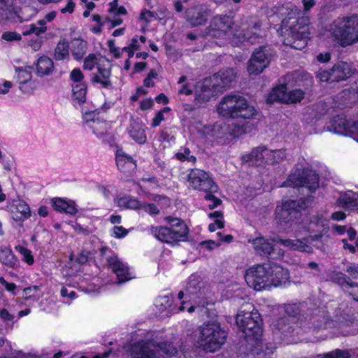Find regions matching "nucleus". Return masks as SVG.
I'll return each mask as SVG.
<instances>
[{"label": "nucleus", "mask_w": 358, "mask_h": 358, "mask_svg": "<svg viewBox=\"0 0 358 358\" xmlns=\"http://www.w3.org/2000/svg\"><path fill=\"white\" fill-rule=\"evenodd\" d=\"M310 203L309 199L303 198L298 201L287 200L278 205L275 210V219L281 225H288L290 231H294L297 236L303 234V231L314 235L304 236L302 239H282L278 238L276 241L285 247L295 251L311 252L313 242L322 236V233L328 229V217L327 213L320 212L312 215L302 222H299V212L306 208ZM287 231H289L288 229Z\"/></svg>", "instance_id": "nucleus-1"}, {"label": "nucleus", "mask_w": 358, "mask_h": 358, "mask_svg": "<svg viewBox=\"0 0 358 358\" xmlns=\"http://www.w3.org/2000/svg\"><path fill=\"white\" fill-rule=\"evenodd\" d=\"M233 19L228 15H217L210 21L203 36L220 40L215 43L219 45L230 41L233 45L238 46L244 42L252 44L260 35L259 23L254 17H250L241 23L238 29L233 27Z\"/></svg>", "instance_id": "nucleus-2"}, {"label": "nucleus", "mask_w": 358, "mask_h": 358, "mask_svg": "<svg viewBox=\"0 0 358 358\" xmlns=\"http://www.w3.org/2000/svg\"><path fill=\"white\" fill-rule=\"evenodd\" d=\"M186 345H182L180 351L171 343L157 345L152 341H140L134 343L131 349V358H164L161 353L168 357L181 358H193L190 352L185 349Z\"/></svg>", "instance_id": "nucleus-3"}, {"label": "nucleus", "mask_w": 358, "mask_h": 358, "mask_svg": "<svg viewBox=\"0 0 358 358\" xmlns=\"http://www.w3.org/2000/svg\"><path fill=\"white\" fill-rule=\"evenodd\" d=\"M178 298L180 300L185 299L180 303L179 307L180 311H184L186 309V305L188 306L187 311L190 313L207 306L208 302L201 276L197 274L191 275L185 291H180L178 294Z\"/></svg>", "instance_id": "nucleus-4"}, {"label": "nucleus", "mask_w": 358, "mask_h": 358, "mask_svg": "<svg viewBox=\"0 0 358 358\" xmlns=\"http://www.w3.org/2000/svg\"><path fill=\"white\" fill-rule=\"evenodd\" d=\"M217 113L227 118L250 119L256 114L255 108L239 95H228L217 106Z\"/></svg>", "instance_id": "nucleus-5"}, {"label": "nucleus", "mask_w": 358, "mask_h": 358, "mask_svg": "<svg viewBox=\"0 0 358 358\" xmlns=\"http://www.w3.org/2000/svg\"><path fill=\"white\" fill-rule=\"evenodd\" d=\"M329 31L342 46L358 42V15L338 17L331 24Z\"/></svg>", "instance_id": "nucleus-6"}, {"label": "nucleus", "mask_w": 358, "mask_h": 358, "mask_svg": "<svg viewBox=\"0 0 358 358\" xmlns=\"http://www.w3.org/2000/svg\"><path fill=\"white\" fill-rule=\"evenodd\" d=\"M195 348L214 352L224 343L226 333L217 323H206L199 327L196 334Z\"/></svg>", "instance_id": "nucleus-7"}, {"label": "nucleus", "mask_w": 358, "mask_h": 358, "mask_svg": "<svg viewBox=\"0 0 358 358\" xmlns=\"http://www.w3.org/2000/svg\"><path fill=\"white\" fill-rule=\"evenodd\" d=\"M236 322L246 337L259 340L262 332L260 315L252 304L241 306L236 315Z\"/></svg>", "instance_id": "nucleus-8"}, {"label": "nucleus", "mask_w": 358, "mask_h": 358, "mask_svg": "<svg viewBox=\"0 0 358 358\" xmlns=\"http://www.w3.org/2000/svg\"><path fill=\"white\" fill-rule=\"evenodd\" d=\"M235 78L233 69H229L220 71L209 78L205 79L202 85V93L197 95L198 102L207 101L215 93L220 92L221 89L228 87Z\"/></svg>", "instance_id": "nucleus-9"}, {"label": "nucleus", "mask_w": 358, "mask_h": 358, "mask_svg": "<svg viewBox=\"0 0 358 358\" xmlns=\"http://www.w3.org/2000/svg\"><path fill=\"white\" fill-rule=\"evenodd\" d=\"M197 130L205 136H210L214 138H222L225 136L231 137H239L242 134L248 132V127L246 125L239 124H226L224 123L217 122L213 127L199 125L196 127Z\"/></svg>", "instance_id": "nucleus-10"}, {"label": "nucleus", "mask_w": 358, "mask_h": 358, "mask_svg": "<svg viewBox=\"0 0 358 358\" xmlns=\"http://www.w3.org/2000/svg\"><path fill=\"white\" fill-rule=\"evenodd\" d=\"M273 49L268 45L256 48L248 61V71L250 75H258L267 68L273 57Z\"/></svg>", "instance_id": "nucleus-11"}, {"label": "nucleus", "mask_w": 358, "mask_h": 358, "mask_svg": "<svg viewBox=\"0 0 358 358\" xmlns=\"http://www.w3.org/2000/svg\"><path fill=\"white\" fill-rule=\"evenodd\" d=\"M267 268V263L250 267L245 274V279L248 285L257 291L269 289V278Z\"/></svg>", "instance_id": "nucleus-12"}, {"label": "nucleus", "mask_w": 358, "mask_h": 358, "mask_svg": "<svg viewBox=\"0 0 358 358\" xmlns=\"http://www.w3.org/2000/svg\"><path fill=\"white\" fill-rule=\"evenodd\" d=\"M294 25L291 23L289 29L285 28L284 44L290 45L295 49L301 50L305 48L308 43L309 36V27L306 24H299Z\"/></svg>", "instance_id": "nucleus-13"}, {"label": "nucleus", "mask_w": 358, "mask_h": 358, "mask_svg": "<svg viewBox=\"0 0 358 358\" xmlns=\"http://www.w3.org/2000/svg\"><path fill=\"white\" fill-rule=\"evenodd\" d=\"M284 185L293 187H306L309 190L313 191L319 186L318 176L312 170L296 169L289 176Z\"/></svg>", "instance_id": "nucleus-14"}, {"label": "nucleus", "mask_w": 358, "mask_h": 358, "mask_svg": "<svg viewBox=\"0 0 358 358\" xmlns=\"http://www.w3.org/2000/svg\"><path fill=\"white\" fill-rule=\"evenodd\" d=\"M188 181L194 189L206 192H216L218 189L210 175L199 169L191 170L188 175Z\"/></svg>", "instance_id": "nucleus-15"}, {"label": "nucleus", "mask_w": 358, "mask_h": 358, "mask_svg": "<svg viewBox=\"0 0 358 358\" xmlns=\"http://www.w3.org/2000/svg\"><path fill=\"white\" fill-rule=\"evenodd\" d=\"M304 96V93L301 90H294L289 92H287L285 85H280L273 88L267 97V101L273 103L279 101L284 103H295L300 102Z\"/></svg>", "instance_id": "nucleus-16"}, {"label": "nucleus", "mask_w": 358, "mask_h": 358, "mask_svg": "<svg viewBox=\"0 0 358 358\" xmlns=\"http://www.w3.org/2000/svg\"><path fill=\"white\" fill-rule=\"evenodd\" d=\"M32 0H0V22L9 20L16 22L21 20L19 5L29 4Z\"/></svg>", "instance_id": "nucleus-17"}, {"label": "nucleus", "mask_w": 358, "mask_h": 358, "mask_svg": "<svg viewBox=\"0 0 358 358\" xmlns=\"http://www.w3.org/2000/svg\"><path fill=\"white\" fill-rule=\"evenodd\" d=\"M268 272L269 289L271 287H284L289 284V271L274 263H267Z\"/></svg>", "instance_id": "nucleus-18"}, {"label": "nucleus", "mask_w": 358, "mask_h": 358, "mask_svg": "<svg viewBox=\"0 0 358 358\" xmlns=\"http://www.w3.org/2000/svg\"><path fill=\"white\" fill-rule=\"evenodd\" d=\"M106 260L109 267L116 274L118 283L127 282L135 277L134 272L127 264L119 259L116 255L108 256Z\"/></svg>", "instance_id": "nucleus-19"}, {"label": "nucleus", "mask_w": 358, "mask_h": 358, "mask_svg": "<svg viewBox=\"0 0 358 358\" xmlns=\"http://www.w3.org/2000/svg\"><path fill=\"white\" fill-rule=\"evenodd\" d=\"M5 209L10 217L16 222H24L29 218L31 214L29 206L21 199L8 201Z\"/></svg>", "instance_id": "nucleus-20"}, {"label": "nucleus", "mask_w": 358, "mask_h": 358, "mask_svg": "<svg viewBox=\"0 0 358 358\" xmlns=\"http://www.w3.org/2000/svg\"><path fill=\"white\" fill-rule=\"evenodd\" d=\"M16 78L20 90L26 94H31L37 87V83L32 79L31 71L29 69H18Z\"/></svg>", "instance_id": "nucleus-21"}, {"label": "nucleus", "mask_w": 358, "mask_h": 358, "mask_svg": "<svg viewBox=\"0 0 358 358\" xmlns=\"http://www.w3.org/2000/svg\"><path fill=\"white\" fill-rule=\"evenodd\" d=\"M145 129L146 127L141 120L131 117L127 128V133L136 143L143 145L147 141Z\"/></svg>", "instance_id": "nucleus-22"}, {"label": "nucleus", "mask_w": 358, "mask_h": 358, "mask_svg": "<svg viewBox=\"0 0 358 358\" xmlns=\"http://www.w3.org/2000/svg\"><path fill=\"white\" fill-rule=\"evenodd\" d=\"M267 148L265 146H259L252 150L249 154H245L242 156V162L249 165L263 166L267 164Z\"/></svg>", "instance_id": "nucleus-23"}, {"label": "nucleus", "mask_w": 358, "mask_h": 358, "mask_svg": "<svg viewBox=\"0 0 358 358\" xmlns=\"http://www.w3.org/2000/svg\"><path fill=\"white\" fill-rule=\"evenodd\" d=\"M164 220L171 229L175 241H182L187 238L188 228L182 220L171 216L166 217Z\"/></svg>", "instance_id": "nucleus-24"}, {"label": "nucleus", "mask_w": 358, "mask_h": 358, "mask_svg": "<svg viewBox=\"0 0 358 358\" xmlns=\"http://www.w3.org/2000/svg\"><path fill=\"white\" fill-rule=\"evenodd\" d=\"M185 18L192 27L201 26L206 22L208 13L201 6H194L186 10Z\"/></svg>", "instance_id": "nucleus-25"}, {"label": "nucleus", "mask_w": 358, "mask_h": 358, "mask_svg": "<svg viewBox=\"0 0 358 358\" xmlns=\"http://www.w3.org/2000/svg\"><path fill=\"white\" fill-rule=\"evenodd\" d=\"M51 204L54 210L59 213L74 215L78 213L76 202L73 200L55 197L51 199Z\"/></svg>", "instance_id": "nucleus-26"}, {"label": "nucleus", "mask_w": 358, "mask_h": 358, "mask_svg": "<svg viewBox=\"0 0 358 358\" xmlns=\"http://www.w3.org/2000/svg\"><path fill=\"white\" fill-rule=\"evenodd\" d=\"M338 203L348 210H358V192L348 190L341 193Z\"/></svg>", "instance_id": "nucleus-27"}, {"label": "nucleus", "mask_w": 358, "mask_h": 358, "mask_svg": "<svg viewBox=\"0 0 358 358\" xmlns=\"http://www.w3.org/2000/svg\"><path fill=\"white\" fill-rule=\"evenodd\" d=\"M115 157L117 166L121 171L127 173L136 169V165L134 159L122 149L117 150Z\"/></svg>", "instance_id": "nucleus-28"}, {"label": "nucleus", "mask_w": 358, "mask_h": 358, "mask_svg": "<svg viewBox=\"0 0 358 358\" xmlns=\"http://www.w3.org/2000/svg\"><path fill=\"white\" fill-rule=\"evenodd\" d=\"M331 72V80L334 82H338L349 78L352 73L350 64L340 62L334 66Z\"/></svg>", "instance_id": "nucleus-29"}, {"label": "nucleus", "mask_w": 358, "mask_h": 358, "mask_svg": "<svg viewBox=\"0 0 358 358\" xmlns=\"http://www.w3.org/2000/svg\"><path fill=\"white\" fill-rule=\"evenodd\" d=\"M111 71L110 66H102L101 64L98 66V73H94L91 76V80L94 83H99L103 87H109L111 86L110 82Z\"/></svg>", "instance_id": "nucleus-30"}, {"label": "nucleus", "mask_w": 358, "mask_h": 358, "mask_svg": "<svg viewBox=\"0 0 358 358\" xmlns=\"http://www.w3.org/2000/svg\"><path fill=\"white\" fill-rule=\"evenodd\" d=\"M252 243L256 252L261 256H268L273 252V243L264 237H258L252 240Z\"/></svg>", "instance_id": "nucleus-31"}, {"label": "nucleus", "mask_w": 358, "mask_h": 358, "mask_svg": "<svg viewBox=\"0 0 358 358\" xmlns=\"http://www.w3.org/2000/svg\"><path fill=\"white\" fill-rule=\"evenodd\" d=\"M173 303V298L171 296H159L155 300V306L159 310L160 313H162L164 311L167 310L166 315H169V314L176 313L178 310L173 307H172Z\"/></svg>", "instance_id": "nucleus-32"}, {"label": "nucleus", "mask_w": 358, "mask_h": 358, "mask_svg": "<svg viewBox=\"0 0 358 358\" xmlns=\"http://www.w3.org/2000/svg\"><path fill=\"white\" fill-rule=\"evenodd\" d=\"M52 60L45 56L41 57L36 63V72L39 76H49L53 72Z\"/></svg>", "instance_id": "nucleus-33"}, {"label": "nucleus", "mask_w": 358, "mask_h": 358, "mask_svg": "<svg viewBox=\"0 0 358 358\" xmlns=\"http://www.w3.org/2000/svg\"><path fill=\"white\" fill-rule=\"evenodd\" d=\"M151 233L160 241L167 243L175 242L169 227H153L151 228Z\"/></svg>", "instance_id": "nucleus-34"}, {"label": "nucleus", "mask_w": 358, "mask_h": 358, "mask_svg": "<svg viewBox=\"0 0 358 358\" xmlns=\"http://www.w3.org/2000/svg\"><path fill=\"white\" fill-rule=\"evenodd\" d=\"M0 262L8 267L13 268L17 259L9 248L0 246Z\"/></svg>", "instance_id": "nucleus-35"}, {"label": "nucleus", "mask_w": 358, "mask_h": 358, "mask_svg": "<svg viewBox=\"0 0 358 358\" xmlns=\"http://www.w3.org/2000/svg\"><path fill=\"white\" fill-rule=\"evenodd\" d=\"M287 318H280L273 322L272 328L275 331L281 332L285 337H290L292 336L293 328L287 322Z\"/></svg>", "instance_id": "nucleus-36"}, {"label": "nucleus", "mask_w": 358, "mask_h": 358, "mask_svg": "<svg viewBox=\"0 0 358 358\" xmlns=\"http://www.w3.org/2000/svg\"><path fill=\"white\" fill-rule=\"evenodd\" d=\"M109 124L103 120L99 119L97 121L91 122L90 129L99 138H103L108 134Z\"/></svg>", "instance_id": "nucleus-37"}, {"label": "nucleus", "mask_w": 358, "mask_h": 358, "mask_svg": "<svg viewBox=\"0 0 358 358\" xmlns=\"http://www.w3.org/2000/svg\"><path fill=\"white\" fill-rule=\"evenodd\" d=\"M87 43L80 39H74L71 43V50L75 59H81L86 52Z\"/></svg>", "instance_id": "nucleus-38"}, {"label": "nucleus", "mask_w": 358, "mask_h": 358, "mask_svg": "<svg viewBox=\"0 0 358 358\" xmlns=\"http://www.w3.org/2000/svg\"><path fill=\"white\" fill-rule=\"evenodd\" d=\"M117 204L120 208H129L133 210L140 209L141 203L138 200L131 196H124L117 199Z\"/></svg>", "instance_id": "nucleus-39"}, {"label": "nucleus", "mask_w": 358, "mask_h": 358, "mask_svg": "<svg viewBox=\"0 0 358 358\" xmlns=\"http://www.w3.org/2000/svg\"><path fill=\"white\" fill-rule=\"evenodd\" d=\"M267 164H274L282 162L287 157L286 150L283 149L270 150L267 148Z\"/></svg>", "instance_id": "nucleus-40"}, {"label": "nucleus", "mask_w": 358, "mask_h": 358, "mask_svg": "<svg viewBox=\"0 0 358 358\" xmlns=\"http://www.w3.org/2000/svg\"><path fill=\"white\" fill-rule=\"evenodd\" d=\"M47 31L46 26L43 24V21L38 20L36 23L29 24L25 29L22 34L24 36L29 34H35L37 36H41Z\"/></svg>", "instance_id": "nucleus-41"}, {"label": "nucleus", "mask_w": 358, "mask_h": 358, "mask_svg": "<svg viewBox=\"0 0 358 358\" xmlns=\"http://www.w3.org/2000/svg\"><path fill=\"white\" fill-rule=\"evenodd\" d=\"M73 97L79 103L85 101L87 86L85 83H74L73 85Z\"/></svg>", "instance_id": "nucleus-42"}, {"label": "nucleus", "mask_w": 358, "mask_h": 358, "mask_svg": "<svg viewBox=\"0 0 358 358\" xmlns=\"http://www.w3.org/2000/svg\"><path fill=\"white\" fill-rule=\"evenodd\" d=\"M311 322L315 328H331L334 327H340L338 322L328 320L326 316H314L311 318Z\"/></svg>", "instance_id": "nucleus-43"}, {"label": "nucleus", "mask_w": 358, "mask_h": 358, "mask_svg": "<svg viewBox=\"0 0 358 358\" xmlns=\"http://www.w3.org/2000/svg\"><path fill=\"white\" fill-rule=\"evenodd\" d=\"M69 45L65 41L58 43L55 50V57L57 60H63L69 57Z\"/></svg>", "instance_id": "nucleus-44"}, {"label": "nucleus", "mask_w": 358, "mask_h": 358, "mask_svg": "<svg viewBox=\"0 0 358 358\" xmlns=\"http://www.w3.org/2000/svg\"><path fill=\"white\" fill-rule=\"evenodd\" d=\"M15 250L21 255L22 260L31 266L34 263V257L32 252L27 248L23 245H17L15 248Z\"/></svg>", "instance_id": "nucleus-45"}, {"label": "nucleus", "mask_w": 358, "mask_h": 358, "mask_svg": "<svg viewBox=\"0 0 358 358\" xmlns=\"http://www.w3.org/2000/svg\"><path fill=\"white\" fill-rule=\"evenodd\" d=\"M176 158L180 162H188L195 164L196 158L191 155V151L188 148H181L180 150L175 154Z\"/></svg>", "instance_id": "nucleus-46"}, {"label": "nucleus", "mask_w": 358, "mask_h": 358, "mask_svg": "<svg viewBox=\"0 0 358 358\" xmlns=\"http://www.w3.org/2000/svg\"><path fill=\"white\" fill-rule=\"evenodd\" d=\"M171 108L164 107L162 110L157 111L151 122V127L155 128L160 125V124L166 120V115L171 113Z\"/></svg>", "instance_id": "nucleus-47"}, {"label": "nucleus", "mask_w": 358, "mask_h": 358, "mask_svg": "<svg viewBox=\"0 0 358 358\" xmlns=\"http://www.w3.org/2000/svg\"><path fill=\"white\" fill-rule=\"evenodd\" d=\"M23 292L24 299L31 300L33 302L38 301L41 296V292L37 286L25 288Z\"/></svg>", "instance_id": "nucleus-48"}, {"label": "nucleus", "mask_w": 358, "mask_h": 358, "mask_svg": "<svg viewBox=\"0 0 358 358\" xmlns=\"http://www.w3.org/2000/svg\"><path fill=\"white\" fill-rule=\"evenodd\" d=\"M176 131L171 128L164 129L161 131L159 140L162 142L172 143L176 140Z\"/></svg>", "instance_id": "nucleus-49"}, {"label": "nucleus", "mask_w": 358, "mask_h": 358, "mask_svg": "<svg viewBox=\"0 0 358 358\" xmlns=\"http://www.w3.org/2000/svg\"><path fill=\"white\" fill-rule=\"evenodd\" d=\"M101 64L98 57L94 54H90L85 59L83 68L85 70L92 71L95 66Z\"/></svg>", "instance_id": "nucleus-50"}, {"label": "nucleus", "mask_w": 358, "mask_h": 358, "mask_svg": "<svg viewBox=\"0 0 358 358\" xmlns=\"http://www.w3.org/2000/svg\"><path fill=\"white\" fill-rule=\"evenodd\" d=\"M148 198L150 199L153 200L155 202L157 203L161 208H164L168 207L171 201L166 196L155 194V195H151L150 194L148 196Z\"/></svg>", "instance_id": "nucleus-51"}, {"label": "nucleus", "mask_w": 358, "mask_h": 358, "mask_svg": "<svg viewBox=\"0 0 358 358\" xmlns=\"http://www.w3.org/2000/svg\"><path fill=\"white\" fill-rule=\"evenodd\" d=\"M141 210H143L145 213L150 215H156L159 213V208L153 203H149L143 202L141 203Z\"/></svg>", "instance_id": "nucleus-52"}, {"label": "nucleus", "mask_w": 358, "mask_h": 358, "mask_svg": "<svg viewBox=\"0 0 358 358\" xmlns=\"http://www.w3.org/2000/svg\"><path fill=\"white\" fill-rule=\"evenodd\" d=\"M83 117L85 121L87 127L90 128L91 122L97 121L99 118V113L96 111H85L83 112Z\"/></svg>", "instance_id": "nucleus-53"}, {"label": "nucleus", "mask_w": 358, "mask_h": 358, "mask_svg": "<svg viewBox=\"0 0 358 358\" xmlns=\"http://www.w3.org/2000/svg\"><path fill=\"white\" fill-rule=\"evenodd\" d=\"M107 45L110 53H111L115 58L118 59L121 57L122 53V49H120L115 45V41L113 39L108 40Z\"/></svg>", "instance_id": "nucleus-54"}, {"label": "nucleus", "mask_w": 358, "mask_h": 358, "mask_svg": "<svg viewBox=\"0 0 358 358\" xmlns=\"http://www.w3.org/2000/svg\"><path fill=\"white\" fill-rule=\"evenodd\" d=\"M212 193L213 192H207V194L205 196L206 200L209 202L208 207L210 209L216 208L221 203L220 199L217 198Z\"/></svg>", "instance_id": "nucleus-55"}, {"label": "nucleus", "mask_w": 358, "mask_h": 358, "mask_svg": "<svg viewBox=\"0 0 358 358\" xmlns=\"http://www.w3.org/2000/svg\"><path fill=\"white\" fill-rule=\"evenodd\" d=\"M157 73L156 70L151 69L148 75V76L144 79L143 84L144 86L147 87H153L155 85L154 79L157 78Z\"/></svg>", "instance_id": "nucleus-56"}, {"label": "nucleus", "mask_w": 358, "mask_h": 358, "mask_svg": "<svg viewBox=\"0 0 358 358\" xmlns=\"http://www.w3.org/2000/svg\"><path fill=\"white\" fill-rule=\"evenodd\" d=\"M317 358H350V356L347 352L336 350L325 355L323 357L318 356Z\"/></svg>", "instance_id": "nucleus-57"}, {"label": "nucleus", "mask_w": 358, "mask_h": 358, "mask_svg": "<svg viewBox=\"0 0 358 358\" xmlns=\"http://www.w3.org/2000/svg\"><path fill=\"white\" fill-rule=\"evenodd\" d=\"M70 78L75 83H83L84 75L80 69H74L70 73Z\"/></svg>", "instance_id": "nucleus-58"}, {"label": "nucleus", "mask_w": 358, "mask_h": 358, "mask_svg": "<svg viewBox=\"0 0 358 358\" xmlns=\"http://www.w3.org/2000/svg\"><path fill=\"white\" fill-rule=\"evenodd\" d=\"M209 217L213 218L215 221H216V225L217 228L224 227V224L223 221V216L221 212L216 210L210 213Z\"/></svg>", "instance_id": "nucleus-59"}, {"label": "nucleus", "mask_w": 358, "mask_h": 358, "mask_svg": "<svg viewBox=\"0 0 358 358\" xmlns=\"http://www.w3.org/2000/svg\"><path fill=\"white\" fill-rule=\"evenodd\" d=\"M146 41V38L143 36L138 38L137 36L134 37L131 41L129 46L135 50H138L141 48V44L145 43Z\"/></svg>", "instance_id": "nucleus-60"}, {"label": "nucleus", "mask_w": 358, "mask_h": 358, "mask_svg": "<svg viewBox=\"0 0 358 358\" xmlns=\"http://www.w3.org/2000/svg\"><path fill=\"white\" fill-rule=\"evenodd\" d=\"M127 234L128 231L122 226H115L112 230V235L117 238H123L126 236Z\"/></svg>", "instance_id": "nucleus-61"}, {"label": "nucleus", "mask_w": 358, "mask_h": 358, "mask_svg": "<svg viewBox=\"0 0 358 358\" xmlns=\"http://www.w3.org/2000/svg\"><path fill=\"white\" fill-rule=\"evenodd\" d=\"M317 78L321 82H334L331 80V71L320 70L317 74Z\"/></svg>", "instance_id": "nucleus-62"}, {"label": "nucleus", "mask_w": 358, "mask_h": 358, "mask_svg": "<svg viewBox=\"0 0 358 358\" xmlns=\"http://www.w3.org/2000/svg\"><path fill=\"white\" fill-rule=\"evenodd\" d=\"M117 0H113L110 3L109 11L119 15H125L127 13V10L123 6L117 8Z\"/></svg>", "instance_id": "nucleus-63"}, {"label": "nucleus", "mask_w": 358, "mask_h": 358, "mask_svg": "<svg viewBox=\"0 0 358 358\" xmlns=\"http://www.w3.org/2000/svg\"><path fill=\"white\" fill-rule=\"evenodd\" d=\"M60 292L62 297L69 298L70 300H73L76 297V292L71 287L64 286L62 287Z\"/></svg>", "instance_id": "nucleus-64"}]
</instances>
